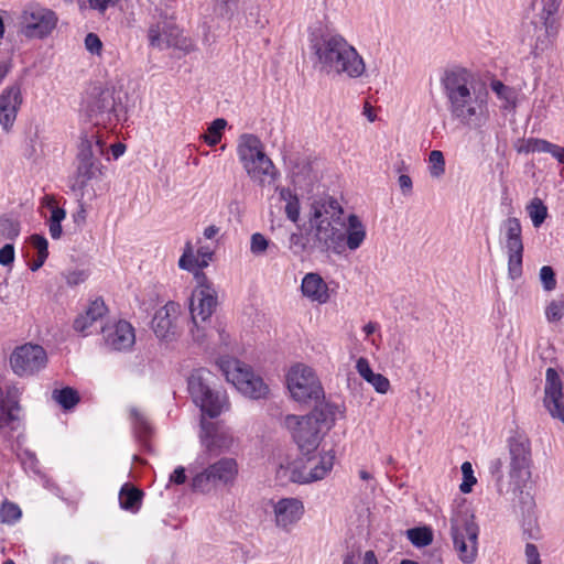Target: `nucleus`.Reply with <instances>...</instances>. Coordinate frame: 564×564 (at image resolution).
<instances>
[{"mask_svg": "<svg viewBox=\"0 0 564 564\" xmlns=\"http://www.w3.org/2000/svg\"><path fill=\"white\" fill-rule=\"evenodd\" d=\"M275 525L289 532L304 514V505L297 498H282L273 506Z\"/></svg>", "mask_w": 564, "mask_h": 564, "instance_id": "obj_22", "label": "nucleus"}, {"mask_svg": "<svg viewBox=\"0 0 564 564\" xmlns=\"http://www.w3.org/2000/svg\"><path fill=\"white\" fill-rule=\"evenodd\" d=\"M410 542L416 547H424L432 543L433 533L427 527H416L406 531Z\"/></svg>", "mask_w": 564, "mask_h": 564, "instance_id": "obj_36", "label": "nucleus"}, {"mask_svg": "<svg viewBox=\"0 0 564 564\" xmlns=\"http://www.w3.org/2000/svg\"><path fill=\"white\" fill-rule=\"evenodd\" d=\"M186 470L183 466H178L174 469L170 477V481L175 485H183L186 481Z\"/></svg>", "mask_w": 564, "mask_h": 564, "instance_id": "obj_63", "label": "nucleus"}, {"mask_svg": "<svg viewBox=\"0 0 564 564\" xmlns=\"http://www.w3.org/2000/svg\"><path fill=\"white\" fill-rule=\"evenodd\" d=\"M104 152L105 142L96 133L85 132L80 135L76 155V172L69 178V187L79 199L84 197L88 182L101 175Z\"/></svg>", "mask_w": 564, "mask_h": 564, "instance_id": "obj_3", "label": "nucleus"}, {"mask_svg": "<svg viewBox=\"0 0 564 564\" xmlns=\"http://www.w3.org/2000/svg\"><path fill=\"white\" fill-rule=\"evenodd\" d=\"M308 46L315 58L314 68L321 73L358 78L366 72L357 50L344 36L321 23L310 29Z\"/></svg>", "mask_w": 564, "mask_h": 564, "instance_id": "obj_1", "label": "nucleus"}, {"mask_svg": "<svg viewBox=\"0 0 564 564\" xmlns=\"http://www.w3.org/2000/svg\"><path fill=\"white\" fill-rule=\"evenodd\" d=\"M31 243L37 250L39 256L48 257V242L44 236L39 234L32 235Z\"/></svg>", "mask_w": 564, "mask_h": 564, "instance_id": "obj_53", "label": "nucleus"}, {"mask_svg": "<svg viewBox=\"0 0 564 564\" xmlns=\"http://www.w3.org/2000/svg\"><path fill=\"white\" fill-rule=\"evenodd\" d=\"M471 77L470 72L460 66H453L444 70L441 85L448 102L471 91L469 86Z\"/></svg>", "mask_w": 564, "mask_h": 564, "instance_id": "obj_21", "label": "nucleus"}, {"mask_svg": "<svg viewBox=\"0 0 564 564\" xmlns=\"http://www.w3.org/2000/svg\"><path fill=\"white\" fill-rule=\"evenodd\" d=\"M217 377L206 368L195 369L187 379V389L193 402L203 414L215 419L227 405V397L216 387Z\"/></svg>", "mask_w": 564, "mask_h": 564, "instance_id": "obj_4", "label": "nucleus"}, {"mask_svg": "<svg viewBox=\"0 0 564 564\" xmlns=\"http://www.w3.org/2000/svg\"><path fill=\"white\" fill-rule=\"evenodd\" d=\"M491 89L497 94V96L501 99H506L508 100L509 99V94H510V88L508 86H506L500 80H492L491 82Z\"/></svg>", "mask_w": 564, "mask_h": 564, "instance_id": "obj_61", "label": "nucleus"}, {"mask_svg": "<svg viewBox=\"0 0 564 564\" xmlns=\"http://www.w3.org/2000/svg\"><path fill=\"white\" fill-rule=\"evenodd\" d=\"M527 210L535 228H539L547 217V207L538 197L533 198L527 206Z\"/></svg>", "mask_w": 564, "mask_h": 564, "instance_id": "obj_38", "label": "nucleus"}, {"mask_svg": "<svg viewBox=\"0 0 564 564\" xmlns=\"http://www.w3.org/2000/svg\"><path fill=\"white\" fill-rule=\"evenodd\" d=\"M288 389L292 398L302 403L324 398V389L312 368L303 365L292 367L286 376Z\"/></svg>", "mask_w": 564, "mask_h": 564, "instance_id": "obj_12", "label": "nucleus"}, {"mask_svg": "<svg viewBox=\"0 0 564 564\" xmlns=\"http://www.w3.org/2000/svg\"><path fill=\"white\" fill-rule=\"evenodd\" d=\"M130 417L132 420L135 437L144 447H148L149 438L152 433V427L150 423L137 408L130 409Z\"/></svg>", "mask_w": 564, "mask_h": 564, "instance_id": "obj_33", "label": "nucleus"}, {"mask_svg": "<svg viewBox=\"0 0 564 564\" xmlns=\"http://www.w3.org/2000/svg\"><path fill=\"white\" fill-rule=\"evenodd\" d=\"M430 162V174L432 177H440L445 173V159L444 154L440 150H433L429 155Z\"/></svg>", "mask_w": 564, "mask_h": 564, "instance_id": "obj_40", "label": "nucleus"}, {"mask_svg": "<svg viewBox=\"0 0 564 564\" xmlns=\"http://www.w3.org/2000/svg\"><path fill=\"white\" fill-rule=\"evenodd\" d=\"M488 91L474 89L448 102V111L453 119L471 129L481 128L488 119Z\"/></svg>", "mask_w": 564, "mask_h": 564, "instance_id": "obj_8", "label": "nucleus"}, {"mask_svg": "<svg viewBox=\"0 0 564 564\" xmlns=\"http://www.w3.org/2000/svg\"><path fill=\"white\" fill-rule=\"evenodd\" d=\"M543 406L552 419L564 424V393L563 382L555 368L545 371Z\"/></svg>", "mask_w": 564, "mask_h": 564, "instance_id": "obj_19", "label": "nucleus"}, {"mask_svg": "<svg viewBox=\"0 0 564 564\" xmlns=\"http://www.w3.org/2000/svg\"><path fill=\"white\" fill-rule=\"evenodd\" d=\"M558 163L564 164V147L561 148L554 143L551 144L549 152Z\"/></svg>", "mask_w": 564, "mask_h": 564, "instance_id": "obj_64", "label": "nucleus"}, {"mask_svg": "<svg viewBox=\"0 0 564 564\" xmlns=\"http://www.w3.org/2000/svg\"><path fill=\"white\" fill-rule=\"evenodd\" d=\"M540 280L543 289L547 292L556 288V274L554 269L550 265H543L540 269Z\"/></svg>", "mask_w": 564, "mask_h": 564, "instance_id": "obj_47", "label": "nucleus"}, {"mask_svg": "<svg viewBox=\"0 0 564 564\" xmlns=\"http://www.w3.org/2000/svg\"><path fill=\"white\" fill-rule=\"evenodd\" d=\"M200 429H202V443L205 445L206 449L208 452H214L216 447H218V436L213 434L214 432V424L205 422L202 420L200 422Z\"/></svg>", "mask_w": 564, "mask_h": 564, "instance_id": "obj_41", "label": "nucleus"}, {"mask_svg": "<svg viewBox=\"0 0 564 564\" xmlns=\"http://www.w3.org/2000/svg\"><path fill=\"white\" fill-rule=\"evenodd\" d=\"M378 393L384 394L390 389V381L381 373H376L371 380L368 381Z\"/></svg>", "mask_w": 564, "mask_h": 564, "instance_id": "obj_51", "label": "nucleus"}, {"mask_svg": "<svg viewBox=\"0 0 564 564\" xmlns=\"http://www.w3.org/2000/svg\"><path fill=\"white\" fill-rule=\"evenodd\" d=\"M551 144H552V142L544 140V139L529 138L527 140L525 145L520 151H524L527 153H529V152L547 153Z\"/></svg>", "mask_w": 564, "mask_h": 564, "instance_id": "obj_48", "label": "nucleus"}, {"mask_svg": "<svg viewBox=\"0 0 564 564\" xmlns=\"http://www.w3.org/2000/svg\"><path fill=\"white\" fill-rule=\"evenodd\" d=\"M143 498V491L129 485L124 484L119 492L120 507L123 510L135 512L140 509Z\"/></svg>", "mask_w": 564, "mask_h": 564, "instance_id": "obj_32", "label": "nucleus"}, {"mask_svg": "<svg viewBox=\"0 0 564 564\" xmlns=\"http://www.w3.org/2000/svg\"><path fill=\"white\" fill-rule=\"evenodd\" d=\"M91 325L93 323H89L87 314L79 315L74 321V329L79 333H86Z\"/></svg>", "mask_w": 564, "mask_h": 564, "instance_id": "obj_62", "label": "nucleus"}, {"mask_svg": "<svg viewBox=\"0 0 564 564\" xmlns=\"http://www.w3.org/2000/svg\"><path fill=\"white\" fill-rule=\"evenodd\" d=\"M223 17H231L237 8V0H217Z\"/></svg>", "mask_w": 564, "mask_h": 564, "instance_id": "obj_58", "label": "nucleus"}, {"mask_svg": "<svg viewBox=\"0 0 564 564\" xmlns=\"http://www.w3.org/2000/svg\"><path fill=\"white\" fill-rule=\"evenodd\" d=\"M366 238V228L362 225L360 218L350 214L348 216L347 229L345 232V241L346 246L349 250L358 249Z\"/></svg>", "mask_w": 564, "mask_h": 564, "instance_id": "obj_30", "label": "nucleus"}, {"mask_svg": "<svg viewBox=\"0 0 564 564\" xmlns=\"http://www.w3.org/2000/svg\"><path fill=\"white\" fill-rule=\"evenodd\" d=\"M21 517L22 511L20 507L14 502L4 500V502L0 507L1 522L7 524H14Z\"/></svg>", "mask_w": 564, "mask_h": 564, "instance_id": "obj_39", "label": "nucleus"}, {"mask_svg": "<svg viewBox=\"0 0 564 564\" xmlns=\"http://www.w3.org/2000/svg\"><path fill=\"white\" fill-rule=\"evenodd\" d=\"M284 425L291 431L292 438L303 455L314 453L326 434L315 421L305 415L289 414L284 419Z\"/></svg>", "mask_w": 564, "mask_h": 564, "instance_id": "obj_14", "label": "nucleus"}, {"mask_svg": "<svg viewBox=\"0 0 564 564\" xmlns=\"http://www.w3.org/2000/svg\"><path fill=\"white\" fill-rule=\"evenodd\" d=\"M510 487L513 494V505L518 508L528 524H531L535 500L532 494L533 485L531 479L520 481V479H510Z\"/></svg>", "mask_w": 564, "mask_h": 564, "instance_id": "obj_27", "label": "nucleus"}, {"mask_svg": "<svg viewBox=\"0 0 564 564\" xmlns=\"http://www.w3.org/2000/svg\"><path fill=\"white\" fill-rule=\"evenodd\" d=\"M52 398L65 411L74 409L80 401L77 390L70 387L55 389L52 393Z\"/></svg>", "mask_w": 564, "mask_h": 564, "instance_id": "obj_35", "label": "nucleus"}, {"mask_svg": "<svg viewBox=\"0 0 564 564\" xmlns=\"http://www.w3.org/2000/svg\"><path fill=\"white\" fill-rule=\"evenodd\" d=\"M180 314V305L173 301L167 302L158 310L152 318L151 325L155 336L166 343L176 340V319Z\"/></svg>", "mask_w": 564, "mask_h": 564, "instance_id": "obj_20", "label": "nucleus"}, {"mask_svg": "<svg viewBox=\"0 0 564 564\" xmlns=\"http://www.w3.org/2000/svg\"><path fill=\"white\" fill-rule=\"evenodd\" d=\"M343 215L344 209L334 197H321L312 202L308 213L310 232L313 248H317L319 253H340L344 250Z\"/></svg>", "mask_w": 564, "mask_h": 564, "instance_id": "obj_2", "label": "nucleus"}, {"mask_svg": "<svg viewBox=\"0 0 564 564\" xmlns=\"http://www.w3.org/2000/svg\"><path fill=\"white\" fill-rule=\"evenodd\" d=\"M460 469L463 473V482L460 484L459 489L463 494H469L473 486L477 482V479L474 476L473 466L469 462H464Z\"/></svg>", "mask_w": 564, "mask_h": 564, "instance_id": "obj_43", "label": "nucleus"}, {"mask_svg": "<svg viewBox=\"0 0 564 564\" xmlns=\"http://www.w3.org/2000/svg\"><path fill=\"white\" fill-rule=\"evenodd\" d=\"M58 22L57 14L37 3L26 6L20 15L21 33L28 39L50 36Z\"/></svg>", "mask_w": 564, "mask_h": 564, "instance_id": "obj_11", "label": "nucleus"}, {"mask_svg": "<svg viewBox=\"0 0 564 564\" xmlns=\"http://www.w3.org/2000/svg\"><path fill=\"white\" fill-rule=\"evenodd\" d=\"M398 184L404 196L412 194L413 183L412 178L408 174H401L398 178Z\"/></svg>", "mask_w": 564, "mask_h": 564, "instance_id": "obj_59", "label": "nucleus"}, {"mask_svg": "<svg viewBox=\"0 0 564 564\" xmlns=\"http://www.w3.org/2000/svg\"><path fill=\"white\" fill-rule=\"evenodd\" d=\"M178 265L183 270L193 271L194 267H196V258L191 252V247L188 246V252L185 251L178 260Z\"/></svg>", "mask_w": 564, "mask_h": 564, "instance_id": "obj_56", "label": "nucleus"}, {"mask_svg": "<svg viewBox=\"0 0 564 564\" xmlns=\"http://www.w3.org/2000/svg\"><path fill=\"white\" fill-rule=\"evenodd\" d=\"M120 94L115 86H93L83 104L88 120L94 126L104 127L112 121H119L126 112Z\"/></svg>", "mask_w": 564, "mask_h": 564, "instance_id": "obj_5", "label": "nucleus"}, {"mask_svg": "<svg viewBox=\"0 0 564 564\" xmlns=\"http://www.w3.org/2000/svg\"><path fill=\"white\" fill-rule=\"evenodd\" d=\"M479 528L474 516L459 514L451 520V535L459 560L471 564L477 557Z\"/></svg>", "mask_w": 564, "mask_h": 564, "instance_id": "obj_10", "label": "nucleus"}, {"mask_svg": "<svg viewBox=\"0 0 564 564\" xmlns=\"http://www.w3.org/2000/svg\"><path fill=\"white\" fill-rule=\"evenodd\" d=\"M238 155L247 174L252 180L263 183L264 176L274 177V164L264 153L263 145L257 135L246 133L240 137Z\"/></svg>", "mask_w": 564, "mask_h": 564, "instance_id": "obj_9", "label": "nucleus"}, {"mask_svg": "<svg viewBox=\"0 0 564 564\" xmlns=\"http://www.w3.org/2000/svg\"><path fill=\"white\" fill-rule=\"evenodd\" d=\"M14 254V246L12 243H6L0 249V264L4 267L12 264Z\"/></svg>", "mask_w": 564, "mask_h": 564, "instance_id": "obj_55", "label": "nucleus"}, {"mask_svg": "<svg viewBox=\"0 0 564 564\" xmlns=\"http://www.w3.org/2000/svg\"><path fill=\"white\" fill-rule=\"evenodd\" d=\"M22 100L21 86L18 83L7 87L0 94V124L4 131L12 128Z\"/></svg>", "mask_w": 564, "mask_h": 564, "instance_id": "obj_23", "label": "nucleus"}, {"mask_svg": "<svg viewBox=\"0 0 564 564\" xmlns=\"http://www.w3.org/2000/svg\"><path fill=\"white\" fill-rule=\"evenodd\" d=\"M195 281L197 285L189 300V312L193 322L191 333L195 343L203 344L207 333L206 328L199 325L198 318L204 323L213 315L218 305V295L214 283L204 272H196Z\"/></svg>", "mask_w": 564, "mask_h": 564, "instance_id": "obj_6", "label": "nucleus"}, {"mask_svg": "<svg viewBox=\"0 0 564 564\" xmlns=\"http://www.w3.org/2000/svg\"><path fill=\"white\" fill-rule=\"evenodd\" d=\"M107 312V306L102 299H96L91 301L85 311V314L89 317V323H94L101 318Z\"/></svg>", "mask_w": 564, "mask_h": 564, "instance_id": "obj_45", "label": "nucleus"}, {"mask_svg": "<svg viewBox=\"0 0 564 564\" xmlns=\"http://www.w3.org/2000/svg\"><path fill=\"white\" fill-rule=\"evenodd\" d=\"M270 241L260 232H254L250 239V251L254 256H262L269 248Z\"/></svg>", "mask_w": 564, "mask_h": 564, "instance_id": "obj_46", "label": "nucleus"}, {"mask_svg": "<svg viewBox=\"0 0 564 564\" xmlns=\"http://www.w3.org/2000/svg\"><path fill=\"white\" fill-rule=\"evenodd\" d=\"M85 47L89 53L100 55L102 42L96 33H88L85 37Z\"/></svg>", "mask_w": 564, "mask_h": 564, "instance_id": "obj_49", "label": "nucleus"}, {"mask_svg": "<svg viewBox=\"0 0 564 564\" xmlns=\"http://www.w3.org/2000/svg\"><path fill=\"white\" fill-rule=\"evenodd\" d=\"M227 126V121L224 118H217L208 126L206 133L204 134V141L209 147H215L221 140L223 132Z\"/></svg>", "mask_w": 564, "mask_h": 564, "instance_id": "obj_37", "label": "nucleus"}, {"mask_svg": "<svg viewBox=\"0 0 564 564\" xmlns=\"http://www.w3.org/2000/svg\"><path fill=\"white\" fill-rule=\"evenodd\" d=\"M238 474V465L234 458L224 457L210 464L192 479V490L195 492H209L217 486L231 484Z\"/></svg>", "mask_w": 564, "mask_h": 564, "instance_id": "obj_13", "label": "nucleus"}, {"mask_svg": "<svg viewBox=\"0 0 564 564\" xmlns=\"http://www.w3.org/2000/svg\"><path fill=\"white\" fill-rule=\"evenodd\" d=\"M102 333L106 345L112 350L130 349L135 341L134 329L127 321H119L112 326L102 327Z\"/></svg>", "mask_w": 564, "mask_h": 564, "instance_id": "obj_25", "label": "nucleus"}, {"mask_svg": "<svg viewBox=\"0 0 564 564\" xmlns=\"http://www.w3.org/2000/svg\"><path fill=\"white\" fill-rule=\"evenodd\" d=\"M87 279V273L83 270L72 271L66 275V282L68 285H78Z\"/></svg>", "mask_w": 564, "mask_h": 564, "instance_id": "obj_60", "label": "nucleus"}, {"mask_svg": "<svg viewBox=\"0 0 564 564\" xmlns=\"http://www.w3.org/2000/svg\"><path fill=\"white\" fill-rule=\"evenodd\" d=\"M301 291L311 301L324 304L329 300L328 286L323 278L315 272L306 273L302 280Z\"/></svg>", "mask_w": 564, "mask_h": 564, "instance_id": "obj_29", "label": "nucleus"}, {"mask_svg": "<svg viewBox=\"0 0 564 564\" xmlns=\"http://www.w3.org/2000/svg\"><path fill=\"white\" fill-rule=\"evenodd\" d=\"M47 356L40 345L26 344L14 349L10 357L13 372L20 377L32 376L43 369Z\"/></svg>", "mask_w": 564, "mask_h": 564, "instance_id": "obj_17", "label": "nucleus"}, {"mask_svg": "<svg viewBox=\"0 0 564 564\" xmlns=\"http://www.w3.org/2000/svg\"><path fill=\"white\" fill-rule=\"evenodd\" d=\"M314 403L313 410L305 416L315 421V424L327 433L335 425L337 414H343V411L339 405L326 401L325 397L314 401Z\"/></svg>", "mask_w": 564, "mask_h": 564, "instance_id": "obj_28", "label": "nucleus"}, {"mask_svg": "<svg viewBox=\"0 0 564 564\" xmlns=\"http://www.w3.org/2000/svg\"><path fill=\"white\" fill-rule=\"evenodd\" d=\"M356 369L358 371V373L368 382L369 380L372 379V377L376 375L370 365H369V361L364 358V357H360L357 362H356Z\"/></svg>", "mask_w": 564, "mask_h": 564, "instance_id": "obj_54", "label": "nucleus"}, {"mask_svg": "<svg viewBox=\"0 0 564 564\" xmlns=\"http://www.w3.org/2000/svg\"><path fill=\"white\" fill-rule=\"evenodd\" d=\"M42 204L47 206L51 209V217L48 219V229L50 235L53 239H58L62 236V225L61 223L66 217V212L64 208L55 205V199L53 196L45 195L42 198Z\"/></svg>", "mask_w": 564, "mask_h": 564, "instance_id": "obj_31", "label": "nucleus"}, {"mask_svg": "<svg viewBox=\"0 0 564 564\" xmlns=\"http://www.w3.org/2000/svg\"><path fill=\"white\" fill-rule=\"evenodd\" d=\"M227 379L238 391L250 399L265 398L269 393V388L263 379L256 375L248 365L237 362L235 370L227 372Z\"/></svg>", "mask_w": 564, "mask_h": 564, "instance_id": "obj_18", "label": "nucleus"}, {"mask_svg": "<svg viewBox=\"0 0 564 564\" xmlns=\"http://www.w3.org/2000/svg\"><path fill=\"white\" fill-rule=\"evenodd\" d=\"M562 0H532V20L528 25V33L532 31L534 54L543 52L551 44L558 29V9Z\"/></svg>", "mask_w": 564, "mask_h": 564, "instance_id": "obj_7", "label": "nucleus"}, {"mask_svg": "<svg viewBox=\"0 0 564 564\" xmlns=\"http://www.w3.org/2000/svg\"><path fill=\"white\" fill-rule=\"evenodd\" d=\"M20 234V224L8 217H0V237L13 240Z\"/></svg>", "mask_w": 564, "mask_h": 564, "instance_id": "obj_42", "label": "nucleus"}, {"mask_svg": "<svg viewBox=\"0 0 564 564\" xmlns=\"http://www.w3.org/2000/svg\"><path fill=\"white\" fill-rule=\"evenodd\" d=\"M310 229L305 234L297 231L290 235L289 248L294 256H301L303 253L313 254L318 252L317 248H313V238L310 239Z\"/></svg>", "mask_w": 564, "mask_h": 564, "instance_id": "obj_34", "label": "nucleus"}, {"mask_svg": "<svg viewBox=\"0 0 564 564\" xmlns=\"http://www.w3.org/2000/svg\"><path fill=\"white\" fill-rule=\"evenodd\" d=\"M510 454V479L520 481L531 479V443L523 434L511 436L508 441Z\"/></svg>", "mask_w": 564, "mask_h": 564, "instance_id": "obj_16", "label": "nucleus"}, {"mask_svg": "<svg viewBox=\"0 0 564 564\" xmlns=\"http://www.w3.org/2000/svg\"><path fill=\"white\" fill-rule=\"evenodd\" d=\"M502 227L506 230L508 275L511 280H517L522 275V259L524 251L521 223L517 217H508L502 223Z\"/></svg>", "mask_w": 564, "mask_h": 564, "instance_id": "obj_15", "label": "nucleus"}, {"mask_svg": "<svg viewBox=\"0 0 564 564\" xmlns=\"http://www.w3.org/2000/svg\"><path fill=\"white\" fill-rule=\"evenodd\" d=\"M549 323H557L564 317V301L552 300L545 308Z\"/></svg>", "mask_w": 564, "mask_h": 564, "instance_id": "obj_44", "label": "nucleus"}, {"mask_svg": "<svg viewBox=\"0 0 564 564\" xmlns=\"http://www.w3.org/2000/svg\"><path fill=\"white\" fill-rule=\"evenodd\" d=\"M335 455L332 452H325L321 455L319 460L313 467L310 468L308 473L297 468L289 467V479L296 484H308L312 481L321 480L332 470L334 466Z\"/></svg>", "mask_w": 564, "mask_h": 564, "instance_id": "obj_26", "label": "nucleus"}, {"mask_svg": "<svg viewBox=\"0 0 564 564\" xmlns=\"http://www.w3.org/2000/svg\"><path fill=\"white\" fill-rule=\"evenodd\" d=\"M300 199L299 197H293L291 202H288L285 205V214L288 219H290L292 223H297L300 219Z\"/></svg>", "mask_w": 564, "mask_h": 564, "instance_id": "obj_52", "label": "nucleus"}, {"mask_svg": "<svg viewBox=\"0 0 564 564\" xmlns=\"http://www.w3.org/2000/svg\"><path fill=\"white\" fill-rule=\"evenodd\" d=\"M149 43L153 47H182L185 37L182 35L180 28L172 21L152 24L148 31Z\"/></svg>", "mask_w": 564, "mask_h": 564, "instance_id": "obj_24", "label": "nucleus"}, {"mask_svg": "<svg viewBox=\"0 0 564 564\" xmlns=\"http://www.w3.org/2000/svg\"><path fill=\"white\" fill-rule=\"evenodd\" d=\"M214 252L209 249V247H199L197 250L198 258L196 259V267L198 268L194 274L198 271L203 272L202 270L206 268L212 260Z\"/></svg>", "mask_w": 564, "mask_h": 564, "instance_id": "obj_50", "label": "nucleus"}, {"mask_svg": "<svg viewBox=\"0 0 564 564\" xmlns=\"http://www.w3.org/2000/svg\"><path fill=\"white\" fill-rule=\"evenodd\" d=\"M527 564H541L540 553L536 545L532 543L525 544Z\"/></svg>", "mask_w": 564, "mask_h": 564, "instance_id": "obj_57", "label": "nucleus"}]
</instances>
